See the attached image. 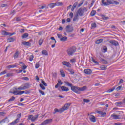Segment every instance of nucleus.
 I'll return each mask as SVG.
<instances>
[{"instance_id":"nucleus-45","label":"nucleus","mask_w":125,"mask_h":125,"mask_svg":"<svg viewBox=\"0 0 125 125\" xmlns=\"http://www.w3.org/2000/svg\"><path fill=\"white\" fill-rule=\"evenodd\" d=\"M96 13V11L93 10L91 12V16H94L95 15V14Z\"/></svg>"},{"instance_id":"nucleus-29","label":"nucleus","mask_w":125,"mask_h":125,"mask_svg":"<svg viewBox=\"0 0 125 125\" xmlns=\"http://www.w3.org/2000/svg\"><path fill=\"white\" fill-rule=\"evenodd\" d=\"M102 5L103 6L104 5V6H107V5H110L109 3H107L106 2H105V1H104V2L102 1Z\"/></svg>"},{"instance_id":"nucleus-22","label":"nucleus","mask_w":125,"mask_h":125,"mask_svg":"<svg viewBox=\"0 0 125 125\" xmlns=\"http://www.w3.org/2000/svg\"><path fill=\"white\" fill-rule=\"evenodd\" d=\"M102 42H103V39H100L96 41V44H100V43H101Z\"/></svg>"},{"instance_id":"nucleus-44","label":"nucleus","mask_w":125,"mask_h":125,"mask_svg":"<svg viewBox=\"0 0 125 125\" xmlns=\"http://www.w3.org/2000/svg\"><path fill=\"white\" fill-rule=\"evenodd\" d=\"M114 1L112 0H107V3H109V4H114Z\"/></svg>"},{"instance_id":"nucleus-6","label":"nucleus","mask_w":125,"mask_h":125,"mask_svg":"<svg viewBox=\"0 0 125 125\" xmlns=\"http://www.w3.org/2000/svg\"><path fill=\"white\" fill-rule=\"evenodd\" d=\"M65 30L67 33H72L74 31V28L69 25L66 27Z\"/></svg>"},{"instance_id":"nucleus-28","label":"nucleus","mask_w":125,"mask_h":125,"mask_svg":"<svg viewBox=\"0 0 125 125\" xmlns=\"http://www.w3.org/2000/svg\"><path fill=\"white\" fill-rule=\"evenodd\" d=\"M19 55V52L18 51H16L14 55V58H17Z\"/></svg>"},{"instance_id":"nucleus-53","label":"nucleus","mask_w":125,"mask_h":125,"mask_svg":"<svg viewBox=\"0 0 125 125\" xmlns=\"http://www.w3.org/2000/svg\"><path fill=\"white\" fill-rule=\"evenodd\" d=\"M103 50H104V52H107V51H108V49L107 48V47H103Z\"/></svg>"},{"instance_id":"nucleus-31","label":"nucleus","mask_w":125,"mask_h":125,"mask_svg":"<svg viewBox=\"0 0 125 125\" xmlns=\"http://www.w3.org/2000/svg\"><path fill=\"white\" fill-rule=\"evenodd\" d=\"M28 37H29V34L26 33L22 35V39H25V38H28Z\"/></svg>"},{"instance_id":"nucleus-47","label":"nucleus","mask_w":125,"mask_h":125,"mask_svg":"<svg viewBox=\"0 0 125 125\" xmlns=\"http://www.w3.org/2000/svg\"><path fill=\"white\" fill-rule=\"evenodd\" d=\"M51 40H53V41H54L51 42H51H55V43H56V40H55V38H54V37H51Z\"/></svg>"},{"instance_id":"nucleus-37","label":"nucleus","mask_w":125,"mask_h":125,"mask_svg":"<svg viewBox=\"0 0 125 125\" xmlns=\"http://www.w3.org/2000/svg\"><path fill=\"white\" fill-rule=\"evenodd\" d=\"M41 83L44 85V86H47V83H46L45 82H44V81H43L42 79H41Z\"/></svg>"},{"instance_id":"nucleus-33","label":"nucleus","mask_w":125,"mask_h":125,"mask_svg":"<svg viewBox=\"0 0 125 125\" xmlns=\"http://www.w3.org/2000/svg\"><path fill=\"white\" fill-rule=\"evenodd\" d=\"M96 28V23H93L91 25V29H95Z\"/></svg>"},{"instance_id":"nucleus-20","label":"nucleus","mask_w":125,"mask_h":125,"mask_svg":"<svg viewBox=\"0 0 125 125\" xmlns=\"http://www.w3.org/2000/svg\"><path fill=\"white\" fill-rule=\"evenodd\" d=\"M68 109L69 107H68V106H67L66 104H65L64 106L62 108V112H64L65 111H66V110H68Z\"/></svg>"},{"instance_id":"nucleus-40","label":"nucleus","mask_w":125,"mask_h":125,"mask_svg":"<svg viewBox=\"0 0 125 125\" xmlns=\"http://www.w3.org/2000/svg\"><path fill=\"white\" fill-rule=\"evenodd\" d=\"M123 104V102H117L115 103L116 106H120V105H122Z\"/></svg>"},{"instance_id":"nucleus-59","label":"nucleus","mask_w":125,"mask_h":125,"mask_svg":"<svg viewBox=\"0 0 125 125\" xmlns=\"http://www.w3.org/2000/svg\"><path fill=\"white\" fill-rule=\"evenodd\" d=\"M7 6H8V5L6 4H3L1 5V7H7Z\"/></svg>"},{"instance_id":"nucleus-48","label":"nucleus","mask_w":125,"mask_h":125,"mask_svg":"<svg viewBox=\"0 0 125 125\" xmlns=\"http://www.w3.org/2000/svg\"><path fill=\"white\" fill-rule=\"evenodd\" d=\"M39 92H40L42 95H45L44 92L42 91L41 90H39Z\"/></svg>"},{"instance_id":"nucleus-63","label":"nucleus","mask_w":125,"mask_h":125,"mask_svg":"<svg viewBox=\"0 0 125 125\" xmlns=\"http://www.w3.org/2000/svg\"><path fill=\"white\" fill-rule=\"evenodd\" d=\"M70 62L71 63H75V62H76V59H72L70 60Z\"/></svg>"},{"instance_id":"nucleus-41","label":"nucleus","mask_w":125,"mask_h":125,"mask_svg":"<svg viewBox=\"0 0 125 125\" xmlns=\"http://www.w3.org/2000/svg\"><path fill=\"white\" fill-rule=\"evenodd\" d=\"M15 100V97L12 96L10 99L8 100V102H11V101H14Z\"/></svg>"},{"instance_id":"nucleus-52","label":"nucleus","mask_w":125,"mask_h":125,"mask_svg":"<svg viewBox=\"0 0 125 125\" xmlns=\"http://www.w3.org/2000/svg\"><path fill=\"white\" fill-rule=\"evenodd\" d=\"M22 20V19H21V18L18 17L16 18V21H21Z\"/></svg>"},{"instance_id":"nucleus-23","label":"nucleus","mask_w":125,"mask_h":125,"mask_svg":"<svg viewBox=\"0 0 125 125\" xmlns=\"http://www.w3.org/2000/svg\"><path fill=\"white\" fill-rule=\"evenodd\" d=\"M68 39V38L66 36H64L62 37V38H61L60 41L61 42H66V41H67V39Z\"/></svg>"},{"instance_id":"nucleus-50","label":"nucleus","mask_w":125,"mask_h":125,"mask_svg":"<svg viewBox=\"0 0 125 125\" xmlns=\"http://www.w3.org/2000/svg\"><path fill=\"white\" fill-rule=\"evenodd\" d=\"M39 67H40V63L38 62L35 64V68L36 69H39Z\"/></svg>"},{"instance_id":"nucleus-17","label":"nucleus","mask_w":125,"mask_h":125,"mask_svg":"<svg viewBox=\"0 0 125 125\" xmlns=\"http://www.w3.org/2000/svg\"><path fill=\"white\" fill-rule=\"evenodd\" d=\"M14 41H15L14 38L12 37H9L7 39L8 42H14Z\"/></svg>"},{"instance_id":"nucleus-56","label":"nucleus","mask_w":125,"mask_h":125,"mask_svg":"<svg viewBox=\"0 0 125 125\" xmlns=\"http://www.w3.org/2000/svg\"><path fill=\"white\" fill-rule=\"evenodd\" d=\"M5 114H6V113H5V112H0V116H5Z\"/></svg>"},{"instance_id":"nucleus-62","label":"nucleus","mask_w":125,"mask_h":125,"mask_svg":"<svg viewBox=\"0 0 125 125\" xmlns=\"http://www.w3.org/2000/svg\"><path fill=\"white\" fill-rule=\"evenodd\" d=\"M124 83V80L120 79V80L119 82L118 85H120V84H121V83Z\"/></svg>"},{"instance_id":"nucleus-1","label":"nucleus","mask_w":125,"mask_h":125,"mask_svg":"<svg viewBox=\"0 0 125 125\" xmlns=\"http://www.w3.org/2000/svg\"><path fill=\"white\" fill-rule=\"evenodd\" d=\"M64 83L65 84H67V86L71 87V90L72 91H73V92H75V93L80 94L81 93L80 91H84L85 90H86L87 87L86 86L82 87H79L77 86L73 85V84L70 83L68 81H65Z\"/></svg>"},{"instance_id":"nucleus-51","label":"nucleus","mask_w":125,"mask_h":125,"mask_svg":"<svg viewBox=\"0 0 125 125\" xmlns=\"http://www.w3.org/2000/svg\"><path fill=\"white\" fill-rule=\"evenodd\" d=\"M13 94H14V95H19V94H18V91H14L13 92Z\"/></svg>"},{"instance_id":"nucleus-35","label":"nucleus","mask_w":125,"mask_h":125,"mask_svg":"<svg viewBox=\"0 0 125 125\" xmlns=\"http://www.w3.org/2000/svg\"><path fill=\"white\" fill-rule=\"evenodd\" d=\"M92 61L96 65H99V63L98 62L95 61V60L94 59H93V58H92Z\"/></svg>"},{"instance_id":"nucleus-3","label":"nucleus","mask_w":125,"mask_h":125,"mask_svg":"<svg viewBox=\"0 0 125 125\" xmlns=\"http://www.w3.org/2000/svg\"><path fill=\"white\" fill-rule=\"evenodd\" d=\"M76 51L77 48L75 46H72L70 48H69L66 51L67 52L68 55H69V56H71V55H73V54H74V53H75Z\"/></svg>"},{"instance_id":"nucleus-16","label":"nucleus","mask_w":125,"mask_h":125,"mask_svg":"<svg viewBox=\"0 0 125 125\" xmlns=\"http://www.w3.org/2000/svg\"><path fill=\"white\" fill-rule=\"evenodd\" d=\"M97 113L98 114H100V115H101L102 117H106V115H107V113L106 112H103L100 111H98Z\"/></svg>"},{"instance_id":"nucleus-27","label":"nucleus","mask_w":125,"mask_h":125,"mask_svg":"<svg viewBox=\"0 0 125 125\" xmlns=\"http://www.w3.org/2000/svg\"><path fill=\"white\" fill-rule=\"evenodd\" d=\"M60 73L62 77H63V78H65L66 77V75L65 74V73L63 71V70H60Z\"/></svg>"},{"instance_id":"nucleus-30","label":"nucleus","mask_w":125,"mask_h":125,"mask_svg":"<svg viewBox=\"0 0 125 125\" xmlns=\"http://www.w3.org/2000/svg\"><path fill=\"white\" fill-rule=\"evenodd\" d=\"M56 6H62L63 5V3L61 2H56Z\"/></svg>"},{"instance_id":"nucleus-14","label":"nucleus","mask_w":125,"mask_h":125,"mask_svg":"<svg viewBox=\"0 0 125 125\" xmlns=\"http://www.w3.org/2000/svg\"><path fill=\"white\" fill-rule=\"evenodd\" d=\"M63 110H62V108H61L60 109L58 110L57 108H55L54 109V111L53 112V114H56V113L58 112V113H60V114H61V113H63Z\"/></svg>"},{"instance_id":"nucleus-19","label":"nucleus","mask_w":125,"mask_h":125,"mask_svg":"<svg viewBox=\"0 0 125 125\" xmlns=\"http://www.w3.org/2000/svg\"><path fill=\"white\" fill-rule=\"evenodd\" d=\"M48 6L50 8H53L54 6H56V3H51L48 4Z\"/></svg>"},{"instance_id":"nucleus-32","label":"nucleus","mask_w":125,"mask_h":125,"mask_svg":"<svg viewBox=\"0 0 125 125\" xmlns=\"http://www.w3.org/2000/svg\"><path fill=\"white\" fill-rule=\"evenodd\" d=\"M42 43H43V40L42 39V38H41L39 40V44L41 46L42 45Z\"/></svg>"},{"instance_id":"nucleus-18","label":"nucleus","mask_w":125,"mask_h":125,"mask_svg":"<svg viewBox=\"0 0 125 125\" xmlns=\"http://www.w3.org/2000/svg\"><path fill=\"white\" fill-rule=\"evenodd\" d=\"M52 122V119H47L44 121V124L46 125L47 124H49Z\"/></svg>"},{"instance_id":"nucleus-39","label":"nucleus","mask_w":125,"mask_h":125,"mask_svg":"<svg viewBox=\"0 0 125 125\" xmlns=\"http://www.w3.org/2000/svg\"><path fill=\"white\" fill-rule=\"evenodd\" d=\"M100 68L101 70H107V66H106L105 65H102Z\"/></svg>"},{"instance_id":"nucleus-60","label":"nucleus","mask_w":125,"mask_h":125,"mask_svg":"<svg viewBox=\"0 0 125 125\" xmlns=\"http://www.w3.org/2000/svg\"><path fill=\"white\" fill-rule=\"evenodd\" d=\"M33 58H34V56H33V55L30 56V57L29 58V61H33Z\"/></svg>"},{"instance_id":"nucleus-8","label":"nucleus","mask_w":125,"mask_h":125,"mask_svg":"<svg viewBox=\"0 0 125 125\" xmlns=\"http://www.w3.org/2000/svg\"><path fill=\"white\" fill-rule=\"evenodd\" d=\"M84 73L86 74V75H91L92 70L90 69H85L84 70Z\"/></svg>"},{"instance_id":"nucleus-25","label":"nucleus","mask_w":125,"mask_h":125,"mask_svg":"<svg viewBox=\"0 0 125 125\" xmlns=\"http://www.w3.org/2000/svg\"><path fill=\"white\" fill-rule=\"evenodd\" d=\"M111 118H113L114 120H117V119H119V116L112 114L111 115Z\"/></svg>"},{"instance_id":"nucleus-4","label":"nucleus","mask_w":125,"mask_h":125,"mask_svg":"<svg viewBox=\"0 0 125 125\" xmlns=\"http://www.w3.org/2000/svg\"><path fill=\"white\" fill-rule=\"evenodd\" d=\"M38 117H39V114L35 115L34 117V116H33V115H31L28 116V120H31L32 122H35V121H36Z\"/></svg>"},{"instance_id":"nucleus-9","label":"nucleus","mask_w":125,"mask_h":125,"mask_svg":"<svg viewBox=\"0 0 125 125\" xmlns=\"http://www.w3.org/2000/svg\"><path fill=\"white\" fill-rule=\"evenodd\" d=\"M62 64L64 65V66H66V67H68V68H71L72 65L70 62H67V61H63L62 62Z\"/></svg>"},{"instance_id":"nucleus-11","label":"nucleus","mask_w":125,"mask_h":125,"mask_svg":"<svg viewBox=\"0 0 125 125\" xmlns=\"http://www.w3.org/2000/svg\"><path fill=\"white\" fill-rule=\"evenodd\" d=\"M89 119L91 122H92L93 123H95L96 122V119H95V117L93 115H90Z\"/></svg>"},{"instance_id":"nucleus-13","label":"nucleus","mask_w":125,"mask_h":125,"mask_svg":"<svg viewBox=\"0 0 125 125\" xmlns=\"http://www.w3.org/2000/svg\"><path fill=\"white\" fill-rule=\"evenodd\" d=\"M100 61L102 63V64H105V65L108 64V61L104 59H103V58L100 59Z\"/></svg>"},{"instance_id":"nucleus-42","label":"nucleus","mask_w":125,"mask_h":125,"mask_svg":"<svg viewBox=\"0 0 125 125\" xmlns=\"http://www.w3.org/2000/svg\"><path fill=\"white\" fill-rule=\"evenodd\" d=\"M102 19H103V20H107V19H109V17H106V16H105V15H102Z\"/></svg>"},{"instance_id":"nucleus-26","label":"nucleus","mask_w":125,"mask_h":125,"mask_svg":"<svg viewBox=\"0 0 125 125\" xmlns=\"http://www.w3.org/2000/svg\"><path fill=\"white\" fill-rule=\"evenodd\" d=\"M25 90V88L24 86H21L19 87L18 88H16V90Z\"/></svg>"},{"instance_id":"nucleus-12","label":"nucleus","mask_w":125,"mask_h":125,"mask_svg":"<svg viewBox=\"0 0 125 125\" xmlns=\"http://www.w3.org/2000/svg\"><path fill=\"white\" fill-rule=\"evenodd\" d=\"M22 44L23 45H25V46H31V43L29 42L23 41L22 42Z\"/></svg>"},{"instance_id":"nucleus-36","label":"nucleus","mask_w":125,"mask_h":125,"mask_svg":"<svg viewBox=\"0 0 125 125\" xmlns=\"http://www.w3.org/2000/svg\"><path fill=\"white\" fill-rule=\"evenodd\" d=\"M67 71H68V72H69V73H70V74H71V75L75 74V71L72 69H68Z\"/></svg>"},{"instance_id":"nucleus-54","label":"nucleus","mask_w":125,"mask_h":125,"mask_svg":"<svg viewBox=\"0 0 125 125\" xmlns=\"http://www.w3.org/2000/svg\"><path fill=\"white\" fill-rule=\"evenodd\" d=\"M6 76L7 77H12V76H13V73H8L7 74Z\"/></svg>"},{"instance_id":"nucleus-57","label":"nucleus","mask_w":125,"mask_h":125,"mask_svg":"<svg viewBox=\"0 0 125 125\" xmlns=\"http://www.w3.org/2000/svg\"><path fill=\"white\" fill-rule=\"evenodd\" d=\"M57 36L59 39H60V40H61V39H62V37H63L62 34H57Z\"/></svg>"},{"instance_id":"nucleus-64","label":"nucleus","mask_w":125,"mask_h":125,"mask_svg":"<svg viewBox=\"0 0 125 125\" xmlns=\"http://www.w3.org/2000/svg\"><path fill=\"white\" fill-rule=\"evenodd\" d=\"M18 106H24V104L22 103H19L18 104Z\"/></svg>"},{"instance_id":"nucleus-7","label":"nucleus","mask_w":125,"mask_h":125,"mask_svg":"<svg viewBox=\"0 0 125 125\" xmlns=\"http://www.w3.org/2000/svg\"><path fill=\"white\" fill-rule=\"evenodd\" d=\"M109 42L112 45H114V46H118V45H119V42L116 40H110Z\"/></svg>"},{"instance_id":"nucleus-49","label":"nucleus","mask_w":125,"mask_h":125,"mask_svg":"<svg viewBox=\"0 0 125 125\" xmlns=\"http://www.w3.org/2000/svg\"><path fill=\"white\" fill-rule=\"evenodd\" d=\"M83 2H84L83 0L81 1V3L78 4V7H80V6H82V5H83Z\"/></svg>"},{"instance_id":"nucleus-5","label":"nucleus","mask_w":125,"mask_h":125,"mask_svg":"<svg viewBox=\"0 0 125 125\" xmlns=\"http://www.w3.org/2000/svg\"><path fill=\"white\" fill-rule=\"evenodd\" d=\"M17 117L18 118H17L16 120H15L14 121H13L11 123H10V124H11L12 125H14L16 124H17V123H18V122H19V119L20 118H21V113L18 114L17 115Z\"/></svg>"},{"instance_id":"nucleus-21","label":"nucleus","mask_w":125,"mask_h":125,"mask_svg":"<svg viewBox=\"0 0 125 125\" xmlns=\"http://www.w3.org/2000/svg\"><path fill=\"white\" fill-rule=\"evenodd\" d=\"M25 89H28L30 87V83H27L24 84V86H23Z\"/></svg>"},{"instance_id":"nucleus-10","label":"nucleus","mask_w":125,"mask_h":125,"mask_svg":"<svg viewBox=\"0 0 125 125\" xmlns=\"http://www.w3.org/2000/svg\"><path fill=\"white\" fill-rule=\"evenodd\" d=\"M9 120L7 117H6L4 119L0 121V125H3L5 123H9Z\"/></svg>"},{"instance_id":"nucleus-24","label":"nucleus","mask_w":125,"mask_h":125,"mask_svg":"<svg viewBox=\"0 0 125 125\" xmlns=\"http://www.w3.org/2000/svg\"><path fill=\"white\" fill-rule=\"evenodd\" d=\"M41 52L42 54H43V55H46V56L48 55V52H47V51H46V50H43Z\"/></svg>"},{"instance_id":"nucleus-34","label":"nucleus","mask_w":125,"mask_h":125,"mask_svg":"<svg viewBox=\"0 0 125 125\" xmlns=\"http://www.w3.org/2000/svg\"><path fill=\"white\" fill-rule=\"evenodd\" d=\"M8 69H11V68H15L16 67V65H10L7 66Z\"/></svg>"},{"instance_id":"nucleus-58","label":"nucleus","mask_w":125,"mask_h":125,"mask_svg":"<svg viewBox=\"0 0 125 125\" xmlns=\"http://www.w3.org/2000/svg\"><path fill=\"white\" fill-rule=\"evenodd\" d=\"M83 101H84V102L88 103V102H89V101H90V100H89V99H83Z\"/></svg>"},{"instance_id":"nucleus-38","label":"nucleus","mask_w":125,"mask_h":125,"mask_svg":"<svg viewBox=\"0 0 125 125\" xmlns=\"http://www.w3.org/2000/svg\"><path fill=\"white\" fill-rule=\"evenodd\" d=\"M44 85L42 84H39V86L40 87H41V88H42V90H45V87H44V86H43Z\"/></svg>"},{"instance_id":"nucleus-15","label":"nucleus","mask_w":125,"mask_h":125,"mask_svg":"<svg viewBox=\"0 0 125 125\" xmlns=\"http://www.w3.org/2000/svg\"><path fill=\"white\" fill-rule=\"evenodd\" d=\"M61 88L62 89V91H66V92L69 91V88L66 86H62L61 87Z\"/></svg>"},{"instance_id":"nucleus-43","label":"nucleus","mask_w":125,"mask_h":125,"mask_svg":"<svg viewBox=\"0 0 125 125\" xmlns=\"http://www.w3.org/2000/svg\"><path fill=\"white\" fill-rule=\"evenodd\" d=\"M115 88H116V87H113L112 88V89H110L107 90L106 91V92H108V93L112 92L114 91V90L115 89Z\"/></svg>"},{"instance_id":"nucleus-55","label":"nucleus","mask_w":125,"mask_h":125,"mask_svg":"<svg viewBox=\"0 0 125 125\" xmlns=\"http://www.w3.org/2000/svg\"><path fill=\"white\" fill-rule=\"evenodd\" d=\"M6 74V70H4L0 73V76H2V75H5Z\"/></svg>"},{"instance_id":"nucleus-61","label":"nucleus","mask_w":125,"mask_h":125,"mask_svg":"<svg viewBox=\"0 0 125 125\" xmlns=\"http://www.w3.org/2000/svg\"><path fill=\"white\" fill-rule=\"evenodd\" d=\"M77 19H78V14H77L76 16L73 18V21H76Z\"/></svg>"},{"instance_id":"nucleus-46","label":"nucleus","mask_w":125,"mask_h":125,"mask_svg":"<svg viewBox=\"0 0 125 125\" xmlns=\"http://www.w3.org/2000/svg\"><path fill=\"white\" fill-rule=\"evenodd\" d=\"M23 93H25V91H20L18 92L19 95H22Z\"/></svg>"},{"instance_id":"nucleus-2","label":"nucleus","mask_w":125,"mask_h":125,"mask_svg":"<svg viewBox=\"0 0 125 125\" xmlns=\"http://www.w3.org/2000/svg\"><path fill=\"white\" fill-rule=\"evenodd\" d=\"M87 11V9L86 7L83 8H80L77 12V14L79 15V16H83V14H84L85 12Z\"/></svg>"}]
</instances>
